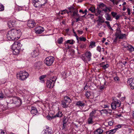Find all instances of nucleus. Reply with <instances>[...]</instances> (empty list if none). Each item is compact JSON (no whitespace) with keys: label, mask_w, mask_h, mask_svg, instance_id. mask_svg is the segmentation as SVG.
Wrapping results in <instances>:
<instances>
[{"label":"nucleus","mask_w":134,"mask_h":134,"mask_svg":"<svg viewBox=\"0 0 134 134\" xmlns=\"http://www.w3.org/2000/svg\"><path fill=\"white\" fill-rule=\"evenodd\" d=\"M107 110L105 109H102L101 110V113H105L107 114Z\"/></svg>","instance_id":"49"},{"label":"nucleus","mask_w":134,"mask_h":134,"mask_svg":"<svg viewBox=\"0 0 134 134\" xmlns=\"http://www.w3.org/2000/svg\"><path fill=\"white\" fill-rule=\"evenodd\" d=\"M127 12H128V14L129 15H130L131 13H130V9L129 8H128L127 9Z\"/></svg>","instance_id":"61"},{"label":"nucleus","mask_w":134,"mask_h":134,"mask_svg":"<svg viewBox=\"0 0 134 134\" xmlns=\"http://www.w3.org/2000/svg\"><path fill=\"white\" fill-rule=\"evenodd\" d=\"M16 21L15 20H11L8 21L7 24L9 28H12L16 26Z\"/></svg>","instance_id":"7"},{"label":"nucleus","mask_w":134,"mask_h":134,"mask_svg":"<svg viewBox=\"0 0 134 134\" xmlns=\"http://www.w3.org/2000/svg\"><path fill=\"white\" fill-rule=\"evenodd\" d=\"M97 50L100 53L101 51V47L100 46H98L97 48Z\"/></svg>","instance_id":"48"},{"label":"nucleus","mask_w":134,"mask_h":134,"mask_svg":"<svg viewBox=\"0 0 134 134\" xmlns=\"http://www.w3.org/2000/svg\"><path fill=\"white\" fill-rule=\"evenodd\" d=\"M46 129L43 134H52L51 128L48 126H46Z\"/></svg>","instance_id":"14"},{"label":"nucleus","mask_w":134,"mask_h":134,"mask_svg":"<svg viewBox=\"0 0 134 134\" xmlns=\"http://www.w3.org/2000/svg\"><path fill=\"white\" fill-rule=\"evenodd\" d=\"M121 16V15H117L115 17V18L116 20H118Z\"/></svg>","instance_id":"59"},{"label":"nucleus","mask_w":134,"mask_h":134,"mask_svg":"<svg viewBox=\"0 0 134 134\" xmlns=\"http://www.w3.org/2000/svg\"><path fill=\"white\" fill-rule=\"evenodd\" d=\"M73 14H72V16H75L76 15L77 16H79V15L78 14V11L77 10H75L73 12H72Z\"/></svg>","instance_id":"32"},{"label":"nucleus","mask_w":134,"mask_h":134,"mask_svg":"<svg viewBox=\"0 0 134 134\" xmlns=\"http://www.w3.org/2000/svg\"><path fill=\"white\" fill-rule=\"evenodd\" d=\"M108 125L110 126H112L113 123V121H111L109 122Z\"/></svg>","instance_id":"56"},{"label":"nucleus","mask_w":134,"mask_h":134,"mask_svg":"<svg viewBox=\"0 0 134 134\" xmlns=\"http://www.w3.org/2000/svg\"><path fill=\"white\" fill-rule=\"evenodd\" d=\"M85 55L86 58L82 57V59L85 62L90 61L91 60V57L92 56L91 53L90 51H87L85 53Z\"/></svg>","instance_id":"5"},{"label":"nucleus","mask_w":134,"mask_h":134,"mask_svg":"<svg viewBox=\"0 0 134 134\" xmlns=\"http://www.w3.org/2000/svg\"><path fill=\"white\" fill-rule=\"evenodd\" d=\"M0 134H5V131L4 130H0Z\"/></svg>","instance_id":"60"},{"label":"nucleus","mask_w":134,"mask_h":134,"mask_svg":"<svg viewBox=\"0 0 134 134\" xmlns=\"http://www.w3.org/2000/svg\"><path fill=\"white\" fill-rule=\"evenodd\" d=\"M4 10V6L0 3V12L3 11Z\"/></svg>","instance_id":"45"},{"label":"nucleus","mask_w":134,"mask_h":134,"mask_svg":"<svg viewBox=\"0 0 134 134\" xmlns=\"http://www.w3.org/2000/svg\"><path fill=\"white\" fill-rule=\"evenodd\" d=\"M77 32L79 34L81 35L82 34L83 32L82 31H80L79 30H77Z\"/></svg>","instance_id":"58"},{"label":"nucleus","mask_w":134,"mask_h":134,"mask_svg":"<svg viewBox=\"0 0 134 134\" xmlns=\"http://www.w3.org/2000/svg\"><path fill=\"white\" fill-rule=\"evenodd\" d=\"M63 100L69 104L71 102V100L70 98L69 97L67 96L64 97V99Z\"/></svg>","instance_id":"21"},{"label":"nucleus","mask_w":134,"mask_h":134,"mask_svg":"<svg viewBox=\"0 0 134 134\" xmlns=\"http://www.w3.org/2000/svg\"><path fill=\"white\" fill-rule=\"evenodd\" d=\"M86 47V45L85 44H82L80 45V48L81 49H83V48H85Z\"/></svg>","instance_id":"47"},{"label":"nucleus","mask_w":134,"mask_h":134,"mask_svg":"<svg viewBox=\"0 0 134 134\" xmlns=\"http://www.w3.org/2000/svg\"><path fill=\"white\" fill-rule=\"evenodd\" d=\"M103 130L100 128H99L96 130L94 132V134H102Z\"/></svg>","instance_id":"17"},{"label":"nucleus","mask_w":134,"mask_h":134,"mask_svg":"<svg viewBox=\"0 0 134 134\" xmlns=\"http://www.w3.org/2000/svg\"><path fill=\"white\" fill-rule=\"evenodd\" d=\"M68 9L69 10V12L70 13H71L75 10L74 8L72 6H71L70 7H68Z\"/></svg>","instance_id":"27"},{"label":"nucleus","mask_w":134,"mask_h":134,"mask_svg":"<svg viewBox=\"0 0 134 134\" xmlns=\"http://www.w3.org/2000/svg\"><path fill=\"white\" fill-rule=\"evenodd\" d=\"M127 36V35L126 34H120V35H119V39H123L124 38H125L126 36Z\"/></svg>","instance_id":"26"},{"label":"nucleus","mask_w":134,"mask_h":134,"mask_svg":"<svg viewBox=\"0 0 134 134\" xmlns=\"http://www.w3.org/2000/svg\"><path fill=\"white\" fill-rule=\"evenodd\" d=\"M116 32L115 33V34L116 35L118 34V35H120V34L121 33V31L120 30V28L119 27H117L116 29Z\"/></svg>","instance_id":"31"},{"label":"nucleus","mask_w":134,"mask_h":134,"mask_svg":"<svg viewBox=\"0 0 134 134\" xmlns=\"http://www.w3.org/2000/svg\"><path fill=\"white\" fill-rule=\"evenodd\" d=\"M47 87L49 88H52L54 86V84L50 80H47L46 82Z\"/></svg>","instance_id":"16"},{"label":"nucleus","mask_w":134,"mask_h":134,"mask_svg":"<svg viewBox=\"0 0 134 134\" xmlns=\"http://www.w3.org/2000/svg\"><path fill=\"white\" fill-rule=\"evenodd\" d=\"M88 123L89 124H92L93 123V119L89 116L88 119Z\"/></svg>","instance_id":"30"},{"label":"nucleus","mask_w":134,"mask_h":134,"mask_svg":"<svg viewBox=\"0 0 134 134\" xmlns=\"http://www.w3.org/2000/svg\"><path fill=\"white\" fill-rule=\"evenodd\" d=\"M104 69H105L107 68H108L109 67V65L108 64H106L105 65H102L101 66Z\"/></svg>","instance_id":"43"},{"label":"nucleus","mask_w":134,"mask_h":134,"mask_svg":"<svg viewBox=\"0 0 134 134\" xmlns=\"http://www.w3.org/2000/svg\"><path fill=\"white\" fill-rule=\"evenodd\" d=\"M95 46V43L93 42H91L89 47L90 48H92Z\"/></svg>","instance_id":"41"},{"label":"nucleus","mask_w":134,"mask_h":134,"mask_svg":"<svg viewBox=\"0 0 134 134\" xmlns=\"http://www.w3.org/2000/svg\"><path fill=\"white\" fill-rule=\"evenodd\" d=\"M115 36H116V37L115 38V39L114 40V41L116 42L117 41L118 38H119V35H118V34L116 35L115 34Z\"/></svg>","instance_id":"55"},{"label":"nucleus","mask_w":134,"mask_h":134,"mask_svg":"<svg viewBox=\"0 0 134 134\" xmlns=\"http://www.w3.org/2000/svg\"><path fill=\"white\" fill-rule=\"evenodd\" d=\"M118 129V128H115L114 129L109 130L111 134H113L115 133Z\"/></svg>","instance_id":"38"},{"label":"nucleus","mask_w":134,"mask_h":134,"mask_svg":"<svg viewBox=\"0 0 134 134\" xmlns=\"http://www.w3.org/2000/svg\"><path fill=\"white\" fill-rule=\"evenodd\" d=\"M10 32H11L10 30L8 31V33L7 35V39L9 40H15L16 39V36H15L13 34H10Z\"/></svg>","instance_id":"11"},{"label":"nucleus","mask_w":134,"mask_h":134,"mask_svg":"<svg viewBox=\"0 0 134 134\" xmlns=\"http://www.w3.org/2000/svg\"><path fill=\"white\" fill-rule=\"evenodd\" d=\"M105 17L107 20L111 21L112 20L110 15L108 13H106L105 14Z\"/></svg>","instance_id":"23"},{"label":"nucleus","mask_w":134,"mask_h":134,"mask_svg":"<svg viewBox=\"0 0 134 134\" xmlns=\"http://www.w3.org/2000/svg\"><path fill=\"white\" fill-rule=\"evenodd\" d=\"M88 15H89L90 16V18L92 19L94 18V15L93 14H88Z\"/></svg>","instance_id":"52"},{"label":"nucleus","mask_w":134,"mask_h":134,"mask_svg":"<svg viewBox=\"0 0 134 134\" xmlns=\"http://www.w3.org/2000/svg\"><path fill=\"white\" fill-rule=\"evenodd\" d=\"M63 41V37H61L58 39L57 41L59 44H60L62 43Z\"/></svg>","instance_id":"39"},{"label":"nucleus","mask_w":134,"mask_h":134,"mask_svg":"<svg viewBox=\"0 0 134 134\" xmlns=\"http://www.w3.org/2000/svg\"><path fill=\"white\" fill-rule=\"evenodd\" d=\"M125 43L126 44V45H124V46L125 48H127L128 49L127 50L131 52L134 51V48L131 45L128 44L126 42H125Z\"/></svg>","instance_id":"13"},{"label":"nucleus","mask_w":134,"mask_h":134,"mask_svg":"<svg viewBox=\"0 0 134 134\" xmlns=\"http://www.w3.org/2000/svg\"><path fill=\"white\" fill-rule=\"evenodd\" d=\"M91 94V92L90 91H87L86 92L85 95L87 98H88L90 96Z\"/></svg>","instance_id":"36"},{"label":"nucleus","mask_w":134,"mask_h":134,"mask_svg":"<svg viewBox=\"0 0 134 134\" xmlns=\"http://www.w3.org/2000/svg\"><path fill=\"white\" fill-rule=\"evenodd\" d=\"M67 43H66L65 44V47H66V48L67 49H69L70 48V47L67 44Z\"/></svg>","instance_id":"64"},{"label":"nucleus","mask_w":134,"mask_h":134,"mask_svg":"<svg viewBox=\"0 0 134 134\" xmlns=\"http://www.w3.org/2000/svg\"><path fill=\"white\" fill-rule=\"evenodd\" d=\"M114 101L111 103V107L113 110H115L117 107H120L121 105V102L120 100L117 99L116 98L113 99Z\"/></svg>","instance_id":"3"},{"label":"nucleus","mask_w":134,"mask_h":134,"mask_svg":"<svg viewBox=\"0 0 134 134\" xmlns=\"http://www.w3.org/2000/svg\"><path fill=\"white\" fill-rule=\"evenodd\" d=\"M46 75L41 76L39 77L40 80L42 81L43 82H44L43 79L46 77Z\"/></svg>","instance_id":"37"},{"label":"nucleus","mask_w":134,"mask_h":134,"mask_svg":"<svg viewBox=\"0 0 134 134\" xmlns=\"http://www.w3.org/2000/svg\"><path fill=\"white\" fill-rule=\"evenodd\" d=\"M63 114L62 112L59 111L54 116V118L56 117L61 118L63 116Z\"/></svg>","instance_id":"25"},{"label":"nucleus","mask_w":134,"mask_h":134,"mask_svg":"<svg viewBox=\"0 0 134 134\" xmlns=\"http://www.w3.org/2000/svg\"><path fill=\"white\" fill-rule=\"evenodd\" d=\"M39 51L38 48L36 47L31 53L32 56L33 57H35L39 54Z\"/></svg>","instance_id":"10"},{"label":"nucleus","mask_w":134,"mask_h":134,"mask_svg":"<svg viewBox=\"0 0 134 134\" xmlns=\"http://www.w3.org/2000/svg\"><path fill=\"white\" fill-rule=\"evenodd\" d=\"M29 76V74L26 71H21L17 74V78L21 81L25 80Z\"/></svg>","instance_id":"2"},{"label":"nucleus","mask_w":134,"mask_h":134,"mask_svg":"<svg viewBox=\"0 0 134 134\" xmlns=\"http://www.w3.org/2000/svg\"><path fill=\"white\" fill-rule=\"evenodd\" d=\"M98 20L99 23H103L104 22V20L103 18L100 16H99L98 17Z\"/></svg>","instance_id":"33"},{"label":"nucleus","mask_w":134,"mask_h":134,"mask_svg":"<svg viewBox=\"0 0 134 134\" xmlns=\"http://www.w3.org/2000/svg\"><path fill=\"white\" fill-rule=\"evenodd\" d=\"M111 14L113 18H115L117 14V13L114 12H112Z\"/></svg>","instance_id":"44"},{"label":"nucleus","mask_w":134,"mask_h":134,"mask_svg":"<svg viewBox=\"0 0 134 134\" xmlns=\"http://www.w3.org/2000/svg\"><path fill=\"white\" fill-rule=\"evenodd\" d=\"M74 35L75 36L77 40H78L79 37L77 35L76 32H74Z\"/></svg>","instance_id":"63"},{"label":"nucleus","mask_w":134,"mask_h":134,"mask_svg":"<svg viewBox=\"0 0 134 134\" xmlns=\"http://www.w3.org/2000/svg\"><path fill=\"white\" fill-rule=\"evenodd\" d=\"M47 118L49 120H51L53 119L54 118V116H51L49 115H48L47 116Z\"/></svg>","instance_id":"50"},{"label":"nucleus","mask_w":134,"mask_h":134,"mask_svg":"<svg viewBox=\"0 0 134 134\" xmlns=\"http://www.w3.org/2000/svg\"><path fill=\"white\" fill-rule=\"evenodd\" d=\"M88 86L87 85V83L86 85H85V87H84V90H87L88 89Z\"/></svg>","instance_id":"62"},{"label":"nucleus","mask_w":134,"mask_h":134,"mask_svg":"<svg viewBox=\"0 0 134 134\" xmlns=\"http://www.w3.org/2000/svg\"><path fill=\"white\" fill-rule=\"evenodd\" d=\"M102 11L100 10H98L96 11V12L94 13L95 15L96 16H98L100 14Z\"/></svg>","instance_id":"34"},{"label":"nucleus","mask_w":134,"mask_h":134,"mask_svg":"<svg viewBox=\"0 0 134 134\" xmlns=\"http://www.w3.org/2000/svg\"><path fill=\"white\" fill-rule=\"evenodd\" d=\"M32 3L34 7L36 8H40L42 6H43L40 3L39 0H33Z\"/></svg>","instance_id":"8"},{"label":"nucleus","mask_w":134,"mask_h":134,"mask_svg":"<svg viewBox=\"0 0 134 134\" xmlns=\"http://www.w3.org/2000/svg\"><path fill=\"white\" fill-rule=\"evenodd\" d=\"M67 119L66 118H65V117L64 118H63V122L64 124H66L67 122V121H66V120Z\"/></svg>","instance_id":"54"},{"label":"nucleus","mask_w":134,"mask_h":134,"mask_svg":"<svg viewBox=\"0 0 134 134\" xmlns=\"http://www.w3.org/2000/svg\"><path fill=\"white\" fill-rule=\"evenodd\" d=\"M88 10L91 11L92 13L96 12V9L95 7L93 6L91 7L88 9Z\"/></svg>","instance_id":"28"},{"label":"nucleus","mask_w":134,"mask_h":134,"mask_svg":"<svg viewBox=\"0 0 134 134\" xmlns=\"http://www.w3.org/2000/svg\"><path fill=\"white\" fill-rule=\"evenodd\" d=\"M78 16L79 17L78 18H77L76 19V22H77L79 21H81V18L80 17V16L79 15V16Z\"/></svg>","instance_id":"57"},{"label":"nucleus","mask_w":134,"mask_h":134,"mask_svg":"<svg viewBox=\"0 0 134 134\" xmlns=\"http://www.w3.org/2000/svg\"><path fill=\"white\" fill-rule=\"evenodd\" d=\"M96 113V112L95 111H92L90 113V115H94Z\"/></svg>","instance_id":"53"},{"label":"nucleus","mask_w":134,"mask_h":134,"mask_svg":"<svg viewBox=\"0 0 134 134\" xmlns=\"http://www.w3.org/2000/svg\"><path fill=\"white\" fill-rule=\"evenodd\" d=\"M44 30V28L41 26L37 27L35 28L36 33L38 34H41Z\"/></svg>","instance_id":"6"},{"label":"nucleus","mask_w":134,"mask_h":134,"mask_svg":"<svg viewBox=\"0 0 134 134\" xmlns=\"http://www.w3.org/2000/svg\"><path fill=\"white\" fill-rule=\"evenodd\" d=\"M66 124H65L63 123V125L62 127V130H64L65 131V129H66Z\"/></svg>","instance_id":"51"},{"label":"nucleus","mask_w":134,"mask_h":134,"mask_svg":"<svg viewBox=\"0 0 134 134\" xmlns=\"http://www.w3.org/2000/svg\"><path fill=\"white\" fill-rule=\"evenodd\" d=\"M11 32H10V34H13L15 36L17 35L18 34V30L16 29H13L10 30Z\"/></svg>","instance_id":"20"},{"label":"nucleus","mask_w":134,"mask_h":134,"mask_svg":"<svg viewBox=\"0 0 134 134\" xmlns=\"http://www.w3.org/2000/svg\"><path fill=\"white\" fill-rule=\"evenodd\" d=\"M74 43V41L73 40H68L66 41V43H69L71 44H73Z\"/></svg>","instance_id":"35"},{"label":"nucleus","mask_w":134,"mask_h":134,"mask_svg":"<svg viewBox=\"0 0 134 134\" xmlns=\"http://www.w3.org/2000/svg\"><path fill=\"white\" fill-rule=\"evenodd\" d=\"M54 58L53 57L49 56L46 58L44 61V63L46 65L50 66L53 62Z\"/></svg>","instance_id":"4"},{"label":"nucleus","mask_w":134,"mask_h":134,"mask_svg":"<svg viewBox=\"0 0 134 134\" xmlns=\"http://www.w3.org/2000/svg\"><path fill=\"white\" fill-rule=\"evenodd\" d=\"M38 113V111L36 108L34 107H31V113L32 114L35 115Z\"/></svg>","instance_id":"18"},{"label":"nucleus","mask_w":134,"mask_h":134,"mask_svg":"<svg viewBox=\"0 0 134 134\" xmlns=\"http://www.w3.org/2000/svg\"><path fill=\"white\" fill-rule=\"evenodd\" d=\"M36 0L37 1V0ZM39 1L40 3H41L43 6L45 4L47 3L48 2L47 0H39Z\"/></svg>","instance_id":"29"},{"label":"nucleus","mask_w":134,"mask_h":134,"mask_svg":"<svg viewBox=\"0 0 134 134\" xmlns=\"http://www.w3.org/2000/svg\"><path fill=\"white\" fill-rule=\"evenodd\" d=\"M132 89H134V78H128L127 81Z\"/></svg>","instance_id":"9"},{"label":"nucleus","mask_w":134,"mask_h":134,"mask_svg":"<svg viewBox=\"0 0 134 134\" xmlns=\"http://www.w3.org/2000/svg\"><path fill=\"white\" fill-rule=\"evenodd\" d=\"M20 50V48L18 46L16 47V48L14 49L13 51V53L14 54L17 55L19 53Z\"/></svg>","instance_id":"19"},{"label":"nucleus","mask_w":134,"mask_h":134,"mask_svg":"<svg viewBox=\"0 0 134 134\" xmlns=\"http://www.w3.org/2000/svg\"><path fill=\"white\" fill-rule=\"evenodd\" d=\"M7 102L9 104L14 103L16 104L18 106H20L21 105L22 102L21 99L19 98L14 97L9 98Z\"/></svg>","instance_id":"1"},{"label":"nucleus","mask_w":134,"mask_h":134,"mask_svg":"<svg viewBox=\"0 0 134 134\" xmlns=\"http://www.w3.org/2000/svg\"><path fill=\"white\" fill-rule=\"evenodd\" d=\"M98 6L99 7V8H102L105 7L106 5L104 3H102L99 4L98 5Z\"/></svg>","instance_id":"42"},{"label":"nucleus","mask_w":134,"mask_h":134,"mask_svg":"<svg viewBox=\"0 0 134 134\" xmlns=\"http://www.w3.org/2000/svg\"><path fill=\"white\" fill-rule=\"evenodd\" d=\"M79 38L80 39V40L81 41H85L86 40V39L84 37H79Z\"/></svg>","instance_id":"46"},{"label":"nucleus","mask_w":134,"mask_h":134,"mask_svg":"<svg viewBox=\"0 0 134 134\" xmlns=\"http://www.w3.org/2000/svg\"><path fill=\"white\" fill-rule=\"evenodd\" d=\"M105 8L102 9V11L104 12L107 13V12L109 11V12H110L111 11V8L107 7L106 6L105 7Z\"/></svg>","instance_id":"24"},{"label":"nucleus","mask_w":134,"mask_h":134,"mask_svg":"<svg viewBox=\"0 0 134 134\" xmlns=\"http://www.w3.org/2000/svg\"><path fill=\"white\" fill-rule=\"evenodd\" d=\"M76 105L79 107V108H82L85 105V104L83 101H79L77 102Z\"/></svg>","instance_id":"15"},{"label":"nucleus","mask_w":134,"mask_h":134,"mask_svg":"<svg viewBox=\"0 0 134 134\" xmlns=\"http://www.w3.org/2000/svg\"><path fill=\"white\" fill-rule=\"evenodd\" d=\"M36 23H35V21L32 20H28L27 23V26L31 28H32L35 26Z\"/></svg>","instance_id":"12"},{"label":"nucleus","mask_w":134,"mask_h":134,"mask_svg":"<svg viewBox=\"0 0 134 134\" xmlns=\"http://www.w3.org/2000/svg\"><path fill=\"white\" fill-rule=\"evenodd\" d=\"M69 104L65 102L63 100H62V101L61 105L62 107L63 108H65L68 107Z\"/></svg>","instance_id":"22"},{"label":"nucleus","mask_w":134,"mask_h":134,"mask_svg":"<svg viewBox=\"0 0 134 134\" xmlns=\"http://www.w3.org/2000/svg\"><path fill=\"white\" fill-rule=\"evenodd\" d=\"M56 79L57 77H53L52 78V79H51L50 80L53 83H54V84Z\"/></svg>","instance_id":"40"}]
</instances>
